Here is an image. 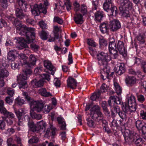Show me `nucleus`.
Here are the masks:
<instances>
[{
  "label": "nucleus",
  "instance_id": "9b49d317",
  "mask_svg": "<svg viewBox=\"0 0 146 146\" xmlns=\"http://www.w3.org/2000/svg\"><path fill=\"white\" fill-rule=\"evenodd\" d=\"M31 11L34 16H38L40 13L46 14L47 12L46 8L42 3L39 5L35 4L31 8Z\"/></svg>",
  "mask_w": 146,
  "mask_h": 146
},
{
  "label": "nucleus",
  "instance_id": "dca6fc26",
  "mask_svg": "<svg viewBox=\"0 0 146 146\" xmlns=\"http://www.w3.org/2000/svg\"><path fill=\"white\" fill-rule=\"evenodd\" d=\"M41 77L43 78L42 79H40L38 81H36L35 84L37 87H40L43 86L44 84V79L47 80L49 81L50 80V75L47 73L43 74H41Z\"/></svg>",
  "mask_w": 146,
  "mask_h": 146
},
{
  "label": "nucleus",
  "instance_id": "f704fd0d",
  "mask_svg": "<svg viewBox=\"0 0 146 146\" xmlns=\"http://www.w3.org/2000/svg\"><path fill=\"white\" fill-rule=\"evenodd\" d=\"M12 61L11 64L12 68L14 70L18 69L19 68V66L21 64L20 62H21V61L19 60V61Z\"/></svg>",
  "mask_w": 146,
  "mask_h": 146
},
{
  "label": "nucleus",
  "instance_id": "4c0bfd02",
  "mask_svg": "<svg viewBox=\"0 0 146 146\" xmlns=\"http://www.w3.org/2000/svg\"><path fill=\"white\" fill-rule=\"evenodd\" d=\"M99 42L100 47L101 48L106 46L107 45V41L103 38H99Z\"/></svg>",
  "mask_w": 146,
  "mask_h": 146
},
{
  "label": "nucleus",
  "instance_id": "79ce46f5",
  "mask_svg": "<svg viewBox=\"0 0 146 146\" xmlns=\"http://www.w3.org/2000/svg\"><path fill=\"white\" fill-rule=\"evenodd\" d=\"M0 6L4 9H6L8 6L7 0H0Z\"/></svg>",
  "mask_w": 146,
  "mask_h": 146
},
{
  "label": "nucleus",
  "instance_id": "412c9836",
  "mask_svg": "<svg viewBox=\"0 0 146 146\" xmlns=\"http://www.w3.org/2000/svg\"><path fill=\"white\" fill-rule=\"evenodd\" d=\"M67 82L68 87L72 89L76 88L77 83L73 78H69L68 80H67Z\"/></svg>",
  "mask_w": 146,
  "mask_h": 146
},
{
  "label": "nucleus",
  "instance_id": "bb28decb",
  "mask_svg": "<svg viewBox=\"0 0 146 146\" xmlns=\"http://www.w3.org/2000/svg\"><path fill=\"white\" fill-rule=\"evenodd\" d=\"M38 93L42 96L45 97L52 96V95L49 92H47L46 90L44 88H41L38 91Z\"/></svg>",
  "mask_w": 146,
  "mask_h": 146
},
{
  "label": "nucleus",
  "instance_id": "0eeeda50",
  "mask_svg": "<svg viewBox=\"0 0 146 146\" xmlns=\"http://www.w3.org/2000/svg\"><path fill=\"white\" fill-rule=\"evenodd\" d=\"M31 73L32 71L29 69L27 70L25 68L23 69L22 75H19L17 77V81L19 84L20 89H25L28 87V85L26 80Z\"/></svg>",
  "mask_w": 146,
  "mask_h": 146
},
{
  "label": "nucleus",
  "instance_id": "774afa93",
  "mask_svg": "<svg viewBox=\"0 0 146 146\" xmlns=\"http://www.w3.org/2000/svg\"><path fill=\"white\" fill-rule=\"evenodd\" d=\"M15 140L17 144V146H21V140L20 138L16 136Z\"/></svg>",
  "mask_w": 146,
  "mask_h": 146
},
{
  "label": "nucleus",
  "instance_id": "2f4dec72",
  "mask_svg": "<svg viewBox=\"0 0 146 146\" xmlns=\"http://www.w3.org/2000/svg\"><path fill=\"white\" fill-rule=\"evenodd\" d=\"M127 103L129 105L136 104L135 98L134 96L131 95L127 98Z\"/></svg>",
  "mask_w": 146,
  "mask_h": 146
},
{
  "label": "nucleus",
  "instance_id": "1a4fd4ad",
  "mask_svg": "<svg viewBox=\"0 0 146 146\" xmlns=\"http://www.w3.org/2000/svg\"><path fill=\"white\" fill-rule=\"evenodd\" d=\"M27 120L28 121V125L29 129L33 132L38 131L40 130H43L44 131L45 129L46 124L43 121H40L38 123L36 126L35 125L34 122L32 120L27 116Z\"/></svg>",
  "mask_w": 146,
  "mask_h": 146
},
{
  "label": "nucleus",
  "instance_id": "e433bc0d",
  "mask_svg": "<svg viewBox=\"0 0 146 146\" xmlns=\"http://www.w3.org/2000/svg\"><path fill=\"white\" fill-rule=\"evenodd\" d=\"M114 85L117 94L118 95L121 94L122 92V89L118 84L117 82H114Z\"/></svg>",
  "mask_w": 146,
  "mask_h": 146
},
{
  "label": "nucleus",
  "instance_id": "6ab92c4d",
  "mask_svg": "<svg viewBox=\"0 0 146 146\" xmlns=\"http://www.w3.org/2000/svg\"><path fill=\"white\" fill-rule=\"evenodd\" d=\"M137 79L135 77L133 76H127L126 77V83L129 86H132L136 85Z\"/></svg>",
  "mask_w": 146,
  "mask_h": 146
},
{
  "label": "nucleus",
  "instance_id": "5701e85b",
  "mask_svg": "<svg viewBox=\"0 0 146 146\" xmlns=\"http://www.w3.org/2000/svg\"><path fill=\"white\" fill-rule=\"evenodd\" d=\"M83 16L80 14L76 13L74 17V21L77 24H81L83 22Z\"/></svg>",
  "mask_w": 146,
  "mask_h": 146
},
{
  "label": "nucleus",
  "instance_id": "c85d7f7f",
  "mask_svg": "<svg viewBox=\"0 0 146 146\" xmlns=\"http://www.w3.org/2000/svg\"><path fill=\"white\" fill-rule=\"evenodd\" d=\"M112 110H113L111 111V115L113 117H116L121 111L120 108L118 106L113 107Z\"/></svg>",
  "mask_w": 146,
  "mask_h": 146
},
{
  "label": "nucleus",
  "instance_id": "72a5a7b5",
  "mask_svg": "<svg viewBox=\"0 0 146 146\" xmlns=\"http://www.w3.org/2000/svg\"><path fill=\"white\" fill-rule=\"evenodd\" d=\"M122 111L125 113L129 115V104L127 103L123 104L121 106Z\"/></svg>",
  "mask_w": 146,
  "mask_h": 146
},
{
  "label": "nucleus",
  "instance_id": "f03ea898",
  "mask_svg": "<svg viewBox=\"0 0 146 146\" xmlns=\"http://www.w3.org/2000/svg\"><path fill=\"white\" fill-rule=\"evenodd\" d=\"M96 56L98 64L104 67L101 72V78L104 80H105L109 76L110 69L108 63L111 60V57L107 53L103 52L97 54Z\"/></svg>",
  "mask_w": 146,
  "mask_h": 146
},
{
  "label": "nucleus",
  "instance_id": "09e8293b",
  "mask_svg": "<svg viewBox=\"0 0 146 146\" xmlns=\"http://www.w3.org/2000/svg\"><path fill=\"white\" fill-rule=\"evenodd\" d=\"M15 57L14 53H12L11 52H9L7 56V58L9 60L13 61L14 60Z\"/></svg>",
  "mask_w": 146,
  "mask_h": 146
},
{
  "label": "nucleus",
  "instance_id": "423d86ee",
  "mask_svg": "<svg viewBox=\"0 0 146 146\" xmlns=\"http://www.w3.org/2000/svg\"><path fill=\"white\" fill-rule=\"evenodd\" d=\"M120 3L119 9L122 16L125 17H129L132 20H134L133 18H131L132 16L129 14V10L132 7L131 3L129 0H121Z\"/></svg>",
  "mask_w": 146,
  "mask_h": 146
},
{
  "label": "nucleus",
  "instance_id": "4468645a",
  "mask_svg": "<svg viewBox=\"0 0 146 146\" xmlns=\"http://www.w3.org/2000/svg\"><path fill=\"white\" fill-rule=\"evenodd\" d=\"M117 43H113L109 44V50L110 54L112 55L114 59H116L118 56V52L116 48Z\"/></svg>",
  "mask_w": 146,
  "mask_h": 146
},
{
  "label": "nucleus",
  "instance_id": "6e6d98bb",
  "mask_svg": "<svg viewBox=\"0 0 146 146\" xmlns=\"http://www.w3.org/2000/svg\"><path fill=\"white\" fill-rule=\"evenodd\" d=\"M87 43L90 46L94 47L96 46V45L95 42L91 39H88V40Z\"/></svg>",
  "mask_w": 146,
  "mask_h": 146
},
{
  "label": "nucleus",
  "instance_id": "c03bdc74",
  "mask_svg": "<svg viewBox=\"0 0 146 146\" xmlns=\"http://www.w3.org/2000/svg\"><path fill=\"white\" fill-rule=\"evenodd\" d=\"M30 47L32 50L36 51L39 48V46L34 42L31 43L30 44Z\"/></svg>",
  "mask_w": 146,
  "mask_h": 146
},
{
  "label": "nucleus",
  "instance_id": "39448f33",
  "mask_svg": "<svg viewBox=\"0 0 146 146\" xmlns=\"http://www.w3.org/2000/svg\"><path fill=\"white\" fill-rule=\"evenodd\" d=\"M90 116L95 121L102 123L104 127L108 125L106 120L103 119V115L101 111L100 107L95 105L90 110Z\"/></svg>",
  "mask_w": 146,
  "mask_h": 146
},
{
  "label": "nucleus",
  "instance_id": "37998d69",
  "mask_svg": "<svg viewBox=\"0 0 146 146\" xmlns=\"http://www.w3.org/2000/svg\"><path fill=\"white\" fill-rule=\"evenodd\" d=\"M38 141V137L34 136L29 140L28 142L30 144H33L34 143H37Z\"/></svg>",
  "mask_w": 146,
  "mask_h": 146
},
{
  "label": "nucleus",
  "instance_id": "a211bd4d",
  "mask_svg": "<svg viewBox=\"0 0 146 146\" xmlns=\"http://www.w3.org/2000/svg\"><path fill=\"white\" fill-rule=\"evenodd\" d=\"M101 31L103 33H106L109 31V29L110 30V22L105 21L101 23L100 26Z\"/></svg>",
  "mask_w": 146,
  "mask_h": 146
},
{
  "label": "nucleus",
  "instance_id": "b1692460",
  "mask_svg": "<svg viewBox=\"0 0 146 146\" xmlns=\"http://www.w3.org/2000/svg\"><path fill=\"white\" fill-rule=\"evenodd\" d=\"M125 70L124 65L123 63H121L117 67L116 70V72L117 74L120 75L124 73L125 72Z\"/></svg>",
  "mask_w": 146,
  "mask_h": 146
},
{
  "label": "nucleus",
  "instance_id": "338daca9",
  "mask_svg": "<svg viewBox=\"0 0 146 146\" xmlns=\"http://www.w3.org/2000/svg\"><path fill=\"white\" fill-rule=\"evenodd\" d=\"M141 131L142 136L144 139H146V126H145Z\"/></svg>",
  "mask_w": 146,
  "mask_h": 146
},
{
  "label": "nucleus",
  "instance_id": "680f3d73",
  "mask_svg": "<svg viewBox=\"0 0 146 146\" xmlns=\"http://www.w3.org/2000/svg\"><path fill=\"white\" fill-rule=\"evenodd\" d=\"M137 98L139 101L143 102L145 100V98L144 96L142 95H139L137 96Z\"/></svg>",
  "mask_w": 146,
  "mask_h": 146
},
{
  "label": "nucleus",
  "instance_id": "ddd939ff",
  "mask_svg": "<svg viewBox=\"0 0 146 146\" xmlns=\"http://www.w3.org/2000/svg\"><path fill=\"white\" fill-rule=\"evenodd\" d=\"M110 30L115 32L120 29L121 25L120 22L117 19H114L110 22Z\"/></svg>",
  "mask_w": 146,
  "mask_h": 146
},
{
  "label": "nucleus",
  "instance_id": "0e129e2a",
  "mask_svg": "<svg viewBox=\"0 0 146 146\" xmlns=\"http://www.w3.org/2000/svg\"><path fill=\"white\" fill-rule=\"evenodd\" d=\"M50 128L51 130H52V135L53 136H54L56 135V128L53 127V125H50Z\"/></svg>",
  "mask_w": 146,
  "mask_h": 146
},
{
  "label": "nucleus",
  "instance_id": "a878e982",
  "mask_svg": "<svg viewBox=\"0 0 146 146\" xmlns=\"http://www.w3.org/2000/svg\"><path fill=\"white\" fill-rule=\"evenodd\" d=\"M104 12L102 11H97L95 13V19L98 21L100 22L104 17Z\"/></svg>",
  "mask_w": 146,
  "mask_h": 146
},
{
  "label": "nucleus",
  "instance_id": "cd10ccee",
  "mask_svg": "<svg viewBox=\"0 0 146 146\" xmlns=\"http://www.w3.org/2000/svg\"><path fill=\"white\" fill-rule=\"evenodd\" d=\"M3 113L5 117L13 118L15 117L14 115L12 112L7 111L6 109H4L3 111L1 113Z\"/></svg>",
  "mask_w": 146,
  "mask_h": 146
},
{
  "label": "nucleus",
  "instance_id": "20e7f679",
  "mask_svg": "<svg viewBox=\"0 0 146 146\" xmlns=\"http://www.w3.org/2000/svg\"><path fill=\"white\" fill-rule=\"evenodd\" d=\"M126 142L130 144L134 142L136 146H142V139L138 134L128 129L126 130L124 134Z\"/></svg>",
  "mask_w": 146,
  "mask_h": 146
},
{
  "label": "nucleus",
  "instance_id": "13d9d810",
  "mask_svg": "<svg viewBox=\"0 0 146 146\" xmlns=\"http://www.w3.org/2000/svg\"><path fill=\"white\" fill-rule=\"evenodd\" d=\"M3 119L6 121L8 125H11L13 123V121L9 118L3 117Z\"/></svg>",
  "mask_w": 146,
  "mask_h": 146
},
{
  "label": "nucleus",
  "instance_id": "f3484780",
  "mask_svg": "<svg viewBox=\"0 0 146 146\" xmlns=\"http://www.w3.org/2000/svg\"><path fill=\"white\" fill-rule=\"evenodd\" d=\"M116 48L120 54H122L124 57L126 56L127 52L125 50L124 43L122 41H118Z\"/></svg>",
  "mask_w": 146,
  "mask_h": 146
},
{
  "label": "nucleus",
  "instance_id": "69168bd1",
  "mask_svg": "<svg viewBox=\"0 0 146 146\" xmlns=\"http://www.w3.org/2000/svg\"><path fill=\"white\" fill-rule=\"evenodd\" d=\"M52 109V108L50 106H46L44 107V112L45 113H48Z\"/></svg>",
  "mask_w": 146,
  "mask_h": 146
},
{
  "label": "nucleus",
  "instance_id": "4be33fe9",
  "mask_svg": "<svg viewBox=\"0 0 146 146\" xmlns=\"http://www.w3.org/2000/svg\"><path fill=\"white\" fill-rule=\"evenodd\" d=\"M57 121L60 129L62 130H65L66 129V124L64 119L61 117H58L57 118Z\"/></svg>",
  "mask_w": 146,
  "mask_h": 146
},
{
  "label": "nucleus",
  "instance_id": "ea45409f",
  "mask_svg": "<svg viewBox=\"0 0 146 146\" xmlns=\"http://www.w3.org/2000/svg\"><path fill=\"white\" fill-rule=\"evenodd\" d=\"M145 35L144 34H139L137 37V40L141 44L144 43L145 42Z\"/></svg>",
  "mask_w": 146,
  "mask_h": 146
},
{
  "label": "nucleus",
  "instance_id": "052dcab7",
  "mask_svg": "<svg viewBox=\"0 0 146 146\" xmlns=\"http://www.w3.org/2000/svg\"><path fill=\"white\" fill-rule=\"evenodd\" d=\"M65 4L66 7V9L68 11H69L71 9V4L69 0H67L65 3Z\"/></svg>",
  "mask_w": 146,
  "mask_h": 146
},
{
  "label": "nucleus",
  "instance_id": "f257e3e1",
  "mask_svg": "<svg viewBox=\"0 0 146 146\" xmlns=\"http://www.w3.org/2000/svg\"><path fill=\"white\" fill-rule=\"evenodd\" d=\"M6 19L9 21L13 23H15V21H18L19 24H16L17 32L21 35H24L23 37L19 38L20 41L19 43H29L32 42L35 39V29L33 28L28 27L25 25H23L19 22L18 20L12 16H7Z\"/></svg>",
  "mask_w": 146,
  "mask_h": 146
},
{
  "label": "nucleus",
  "instance_id": "473e14b6",
  "mask_svg": "<svg viewBox=\"0 0 146 146\" xmlns=\"http://www.w3.org/2000/svg\"><path fill=\"white\" fill-rule=\"evenodd\" d=\"M9 75L8 71L5 68H0V77L3 78L7 77Z\"/></svg>",
  "mask_w": 146,
  "mask_h": 146
},
{
  "label": "nucleus",
  "instance_id": "58836bf2",
  "mask_svg": "<svg viewBox=\"0 0 146 146\" xmlns=\"http://www.w3.org/2000/svg\"><path fill=\"white\" fill-rule=\"evenodd\" d=\"M116 96H111L110 97L109 99L108 100V102L109 106L111 107L113 106L112 104H111V101H112V102H114L115 103V102H116Z\"/></svg>",
  "mask_w": 146,
  "mask_h": 146
},
{
  "label": "nucleus",
  "instance_id": "5fc2aeb1",
  "mask_svg": "<svg viewBox=\"0 0 146 146\" xmlns=\"http://www.w3.org/2000/svg\"><path fill=\"white\" fill-rule=\"evenodd\" d=\"M5 121L3 119V120H0V129L1 130L5 129Z\"/></svg>",
  "mask_w": 146,
  "mask_h": 146
},
{
  "label": "nucleus",
  "instance_id": "aec40b11",
  "mask_svg": "<svg viewBox=\"0 0 146 146\" xmlns=\"http://www.w3.org/2000/svg\"><path fill=\"white\" fill-rule=\"evenodd\" d=\"M44 65L45 68L51 72V74L54 75L56 69L51 62L48 60H45L44 62Z\"/></svg>",
  "mask_w": 146,
  "mask_h": 146
},
{
  "label": "nucleus",
  "instance_id": "4d7b16f0",
  "mask_svg": "<svg viewBox=\"0 0 146 146\" xmlns=\"http://www.w3.org/2000/svg\"><path fill=\"white\" fill-rule=\"evenodd\" d=\"M74 11H78L80 9V5L77 1H76L73 4Z\"/></svg>",
  "mask_w": 146,
  "mask_h": 146
},
{
  "label": "nucleus",
  "instance_id": "de8ad7c7",
  "mask_svg": "<svg viewBox=\"0 0 146 146\" xmlns=\"http://www.w3.org/2000/svg\"><path fill=\"white\" fill-rule=\"evenodd\" d=\"M54 34L55 35L56 38H59V36L58 32L59 31V29L57 26H54Z\"/></svg>",
  "mask_w": 146,
  "mask_h": 146
},
{
  "label": "nucleus",
  "instance_id": "864d4df0",
  "mask_svg": "<svg viewBox=\"0 0 146 146\" xmlns=\"http://www.w3.org/2000/svg\"><path fill=\"white\" fill-rule=\"evenodd\" d=\"M140 117L143 120L146 121V112H145L143 110L140 111Z\"/></svg>",
  "mask_w": 146,
  "mask_h": 146
},
{
  "label": "nucleus",
  "instance_id": "2eb2a0df",
  "mask_svg": "<svg viewBox=\"0 0 146 146\" xmlns=\"http://www.w3.org/2000/svg\"><path fill=\"white\" fill-rule=\"evenodd\" d=\"M15 113L19 120L18 124L19 125H22L23 124L22 122L25 120V118H27V116H24V113H23V110L21 109L16 110H14Z\"/></svg>",
  "mask_w": 146,
  "mask_h": 146
},
{
  "label": "nucleus",
  "instance_id": "49530a36",
  "mask_svg": "<svg viewBox=\"0 0 146 146\" xmlns=\"http://www.w3.org/2000/svg\"><path fill=\"white\" fill-rule=\"evenodd\" d=\"M54 22H56L59 24L61 25L63 23L62 19L58 17H54L53 19Z\"/></svg>",
  "mask_w": 146,
  "mask_h": 146
},
{
  "label": "nucleus",
  "instance_id": "a18cd8bd",
  "mask_svg": "<svg viewBox=\"0 0 146 146\" xmlns=\"http://www.w3.org/2000/svg\"><path fill=\"white\" fill-rule=\"evenodd\" d=\"M16 103L20 106H21L24 104L25 101L23 99H22L19 97H18L15 100Z\"/></svg>",
  "mask_w": 146,
  "mask_h": 146
},
{
  "label": "nucleus",
  "instance_id": "f8f14e48",
  "mask_svg": "<svg viewBox=\"0 0 146 146\" xmlns=\"http://www.w3.org/2000/svg\"><path fill=\"white\" fill-rule=\"evenodd\" d=\"M36 61V59L35 56L31 54L30 55L29 57V60L28 62L25 61L24 62V64H22V65H24L23 69L26 68L28 70H30L31 71V68H32L35 65Z\"/></svg>",
  "mask_w": 146,
  "mask_h": 146
},
{
  "label": "nucleus",
  "instance_id": "a19ab883",
  "mask_svg": "<svg viewBox=\"0 0 146 146\" xmlns=\"http://www.w3.org/2000/svg\"><path fill=\"white\" fill-rule=\"evenodd\" d=\"M80 11L83 15L87 14V10L86 6L83 4L80 7Z\"/></svg>",
  "mask_w": 146,
  "mask_h": 146
},
{
  "label": "nucleus",
  "instance_id": "c756f323",
  "mask_svg": "<svg viewBox=\"0 0 146 146\" xmlns=\"http://www.w3.org/2000/svg\"><path fill=\"white\" fill-rule=\"evenodd\" d=\"M130 74L134 75H136L138 77L141 79L143 76L141 74V72L139 70L135 71L133 69H131L129 71Z\"/></svg>",
  "mask_w": 146,
  "mask_h": 146
},
{
  "label": "nucleus",
  "instance_id": "7c9ffc66",
  "mask_svg": "<svg viewBox=\"0 0 146 146\" xmlns=\"http://www.w3.org/2000/svg\"><path fill=\"white\" fill-rule=\"evenodd\" d=\"M39 35L40 38L43 40L47 39L48 33L46 31L42 30L41 31L38 33Z\"/></svg>",
  "mask_w": 146,
  "mask_h": 146
},
{
  "label": "nucleus",
  "instance_id": "bf43d9fd",
  "mask_svg": "<svg viewBox=\"0 0 146 146\" xmlns=\"http://www.w3.org/2000/svg\"><path fill=\"white\" fill-rule=\"evenodd\" d=\"M13 99L12 98V97L8 96L6 97L5 98L6 102L8 104H10L12 103Z\"/></svg>",
  "mask_w": 146,
  "mask_h": 146
},
{
  "label": "nucleus",
  "instance_id": "c9c22d12",
  "mask_svg": "<svg viewBox=\"0 0 146 146\" xmlns=\"http://www.w3.org/2000/svg\"><path fill=\"white\" fill-rule=\"evenodd\" d=\"M136 104H135L134 105L133 104L129 105V115H133L135 113L136 110Z\"/></svg>",
  "mask_w": 146,
  "mask_h": 146
},
{
  "label": "nucleus",
  "instance_id": "603ef678",
  "mask_svg": "<svg viewBox=\"0 0 146 146\" xmlns=\"http://www.w3.org/2000/svg\"><path fill=\"white\" fill-rule=\"evenodd\" d=\"M38 24L40 27L43 29H47V26L46 24L43 21H41L38 23Z\"/></svg>",
  "mask_w": 146,
  "mask_h": 146
},
{
  "label": "nucleus",
  "instance_id": "6e6552de",
  "mask_svg": "<svg viewBox=\"0 0 146 146\" xmlns=\"http://www.w3.org/2000/svg\"><path fill=\"white\" fill-rule=\"evenodd\" d=\"M20 8H17L15 10V15L18 18L22 19L28 17V15L25 14L23 9L25 10L29 5L25 0H16Z\"/></svg>",
  "mask_w": 146,
  "mask_h": 146
},
{
  "label": "nucleus",
  "instance_id": "8fccbe9b",
  "mask_svg": "<svg viewBox=\"0 0 146 146\" xmlns=\"http://www.w3.org/2000/svg\"><path fill=\"white\" fill-rule=\"evenodd\" d=\"M87 124L90 127H93L94 125V122L91 118H88L87 119Z\"/></svg>",
  "mask_w": 146,
  "mask_h": 146
},
{
  "label": "nucleus",
  "instance_id": "9d476101",
  "mask_svg": "<svg viewBox=\"0 0 146 146\" xmlns=\"http://www.w3.org/2000/svg\"><path fill=\"white\" fill-rule=\"evenodd\" d=\"M103 8L110 15L115 16L118 13L117 8L113 5L111 0H105Z\"/></svg>",
  "mask_w": 146,
  "mask_h": 146
},
{
  "label": "nucleus",
  "instance_id": "393cba45",
  "mask_svg": "<svg viewBox=\"0 0 146 146\" xmlns=\"http://www.w3.org/2000/svg\"><path fill=\"white\" fill-rule=\"evenodd\" d=\"M134 124L139 131H141L145 126V123L139 119L135 120Z\"/></svg>",
  "mask_w": 146,
  "mask_h": 146
},
{
  "label": "nucleus",
  "instance_id": "e2e57ef3",
  "mask_svg": "<svg viewBox=\"0 0 146 146\" xmlns=\"http://www.w3.org/2000/svg\"><path fill=\"white\" fill-rule=\"evenodd\" d=\"M54 84L56 87H60V81L57 78H55L54 80Z\"/></svg>",
  "mask_w": 146,
  "mask_h": 146
},
{
  "label": "nucleus",
  "instance_id": "3c124183",
  "mask_svg": "<svg viewBox=\"0 0 146 146\" xmlns=\"http://www.w3.org/2000/svg\"><path fill=\"white\" fill-rule=\"evenodd\" d=\"M126 114L122 111H120L117 115L122 119H125L126 118Z\"/></svg>",
  "mask_w": 146,
  "mask_h": 146
},
{
  "label": "nucleus",
  "instance_id": "7ed1b4c3",
  "mask_svg": "<svg viewBox=\"0 0 146 146\" xmlns=\"http://www.w3.org/2000/svg\"><path fill=\"white\" fill-rule=\"evenodd\" d=\"M23 95L25 97V98L28 102H31L30 106L31 108L33 109L30 111V114L33 118L37 119H41L42 116L40 114H37L34 113V111H36L37 112L41 111L44 107L43 104L40 103L39 101H34L28 95L27 93L23 92Z\"/></svg>",
  "mask_w": 146,
  "mask_h": 146
}]
</instances>
